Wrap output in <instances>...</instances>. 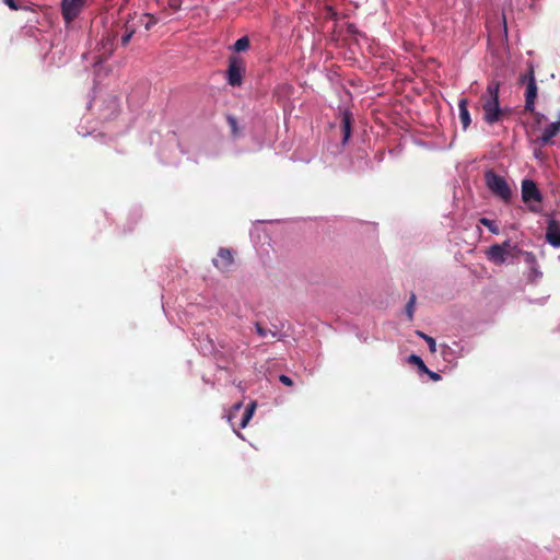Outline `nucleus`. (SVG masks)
<instances>
[{"label":"nucleus","instance_id":"1","mask_svg":"<svg viewBox=\"0 0 560 560\" xmlns=\"http://www.w3.org/2000/svg\"><path fill=\"white\" fill-rule=\"evenodd\" d=\"M500 82L491 81L486 92L480 96L483 120L488 125H494L510 115L508 108H501L499 103Z\"/></svg>","mask_w":560,"mask_h":560},{"label":"nucleus","instance_id":"2","mask_svg":"<svg viewBox=\"0 0 560 560\" xmlns=\"http://www.w3.org/2000/svg\"><path fill=\"white\" fill-rule=\"evenodd\" d=\"M485 183L493 196L505 203L511 201L512 189L503 176L497 174L493 170H488L485 172Z\"/></svg>","mask_w":560,"mask_h":560},{"label":"nucleus","instance_id":"3","mask_svg":"<svg viewBox=\"0 0 560 560\" xmlns=\"http://www.w3.org/2000/svg\"><path fill=\"white\" fill-rule=\"evenodd\" d=\"M522 250L517 247V245H512L511 241H504L501 244L491 245L487 252V258L492 261L494 265H503L508 257H516Z\"/></svg>","mask_w":560,"mask_h":560},{"label":"nucleus","instance_id":"4","mask_svg":"<svg viewBox=\"0 0 560 560\" xmlns=\"http://www.w3.org/2000/svg\"><path fill=\"white\" fill-rule=\"evenodd\" d=\"M520 83L526 84L524 108L526 112L534 113L538 89L533 66H529L526 73L520 75Z\"/></svg>","mask_w":560,"mask_h":560},{"label":"nucleus","instance_id":"5","mask_svg":"<svg viewBox=\"0 0 560 560\" xmlns=\"http://www.w3.org/2000/svg\"><path fill=\"white\" fill-rule=\"evenodd\" d=\"M560 133V114L557 121L549 124L542 130L541 135H536V127L533 126L527 132L529 143L539 145H549L553 143V138Z\"/></svg>","mask_w":560,"mask_h":560},{"label":"nucleus","instance_id":"6","mask_svg":"<svg viewBox=\"0 0 560 560\" xmlns=\"http://www.w3.org/2000/svg\"><path fill=\"white\" fill-rule=\"evenodd\" d=\"M522 200L528 206L532 212H539V203L542 200V195L534 180H522Z\"/></svg>","mask_w":560,"mask_h":560},{"label":"nucleus","instance_id":"7","mask_svg":"<svg viewBox=\"0 0 560 560\" xmlns=\"http://www.w3.org/2000/svg\"><path fill=\"white\" fill-rule=\"evenodd\" d=\"M246 72L245 60L236 55L229 57V66L226 69V81L231 86H241L243 77Z\"/></svg>","mask_w":560,"mask_h":560},{"label":"nucleus","instance_id":"8","mask_svg":"<svg viewBox=\"0 0 560 560\" xmlns=\"http://www.w3.org/2000/svg\"><path fill=\"white\" fill-rule=\"evenodd\" d=\"M138 23H136V14H128L127 19L122 23H117L115 30L112 33H121L120 44L121 46H127L131 39V37L138 31Z\"/></svg>","mask_w":560,"mask_h":560},{"label":"nucleus","instance_id":"9","mask_svg":"<svg viewBox=\"0 0 560 560\" xmlns=\"http://www.w3.org/2000/svg\"><path fill=\"white\" fill-rule=\"evenodd\" d=\"M88 0H61V15L66 24L72 23L86 5Z\"/></svg>","mask_w":560,"mask_h":560},{"label":"nucleus","instance_id":"10","mask_svg":"<svg viewBox=\"0 0 560 560\" xmlns=\"http://www.w3.org/2000/svg\"><path fill=\"white\" fill-rule=\"evenodd\" d=\"M546 241L553 247H560V222L549 220L546 229Z\"/></svg>","mask_w":560,"mask_h":560},{"label":"nucleus","instance_id":"11","mask_svg":"<svg viewBox=\"0 0 560 560\" xmlns=\"http://www.w3.org/2000/svg\"><path fill=\"white\" fill-rule=\"evenodd\" d=\"M234 258L232 252L229 248H220L218 257L213 259V265L221 271H228L233 265Z\"/></svg>","mask_w":560,"mask_h":560},{"label":"nucleus","instance_id":"12","mask_svg":"<svg viewBox=\"0 0 560 560\" xmlns=\"http://www.w3.org/2000/svg\"><path fill=\"white\" fill-rule=\"evenodd\" d=\"M352 115L345 110L341 117L342 143H347L351 136Z\"/></svg>","mask_w":560,"mask_h":560},{"label":"nucleus","instance_id":"13","mask_svg":"<svg viewBox=\"0 0 560 560\" xmlns=\"http://www.w3.org/2000/svg\"><path fill=\"white\" fill-rule=\"evenodd\" d=\"M117 37V33H110L106 38H104L101 43L100 50L102 51L103 57L108 58L115 50V39Z\"/></svg>","mask_w":560,"mask_h":560},{"label":"nucleus","instance_id":"14","mask_svg":"<svg viewBox=\"0 0 560 560\" xmlns=\"http://www.w3.org/2000/svg\"><path fill=\"white\" fill-rule=\"evenodd\" d=\"M458 109H459V119L463 125V128L466 130L470 122V114L468 110V101L466 98H460L458 102Z\"/></svg>","mask_w":560,"mask_h":560},{"label":"nucleus","instance_id":"15","mask_svg":"<svg viewBox=\"0 0 560 560\" xmlns=\"http://www.w3.org/2000/svg\"><path fill=\"white\" fill-rule=\"evenodd\" d=\"M136 23H138V27L143 26L149 31L158 23V19L150 13H144L139 16L136 15Z\"/></svg>","mask_w":560,"mask_h":560},{"label":"nucleus","instance_id":"16","mask_svg":"<svg viewBox=\"0 0 560 560\" xmlns=\"http://www.w3.org/2000/svg\"><path fill=\"white\" fill-rule=\"evenodd\" d=\"M249 46H250V40H249L248 36H243L234 43L233 50L235 52H242V51L247 50L249 48Z\"/></svg>","mask_w":560,"mask_h":560},{"label":"nucleus","instance_id":"17","mask_svg":"<svg viewBox=\"0 0 560 560\" xmlns=\"http://www.w3.org/2000/svg\"><path fill=\"white\" fill-rule=\"evenodd\" d=\"M255 409H256V402L253 401L250 402L245 411H244V415L242 417V421H241V428H245L247 425V423L249 422V420L252 419L254 412H255Z\"/></svg>","mask_w":560,"mask_h":560},{"label":"nucleus","instance_id":"18","mask_svg":"<svg viewBox=\"0 0 560 560\" xmlns=\"http://www.w3.org/2000/svg\"><path fill=\"white\" fill-rule=\"evenodd\" d=\"M408 362L411 363V364H415L416 366H418V369L422 373H429V369L427 368V365L424 364L423 360L419 355L410 354L409 358H408Z\"/></svg>","mask_w":560,"mask_h":560},{"label":"nucleus","instance_id":"19","mask_svg":"<svg viewBox=\"0 0 560 560\" xmlns=\"http://www.w3.org/2000/svg\"><path fill=\"white\" fill-rule=\"evenodd\" d=\"M530 145L533 148V155L536 160H538L540 162H544L547 160V154L542 151V148L545 145H539L536 143H530Z\"/></svg>","mask_w":560,"mask_h":560},{"label":"nucleus","instance_id":"20","mask_svg":"<svg viewBox=\"0 0 560 560\" xmlns=\"http://www.w3.org/2000/svg\"><path fill=\"white\" fill-rule=\"evenodd\" d=\"M480 224H482L483 226L488 228L489 231L495 235H498L500 233V229L499 226L494 223V221L488 219V218H481L479 220Z\"/></svg>","mask_w":560,"mask_h":560},{"label":"nucleus","instance_id":"21","mask_svg":"<svg viewBox=\"0 0 560 560\" xmlns=\"http://www.w3.org/2000/svg\"><path fill=\"white\" fill-rule=\"evenodd\" d=\"M421 338H423L425 340V342L428 343L429 346V350L431 353H434L436 352V342L434 340V338L421 332V331H418L417 332Z\"/></svg>","mask_w":560,"mask_h":560},{"label":"nucleus","instance_id":"22","mask_svg":"<svg viewBox=\"0 0 560 560\" xmlns=\"http://www.w3.org/2000/svg\"><path fill=\"white\" fill-rule=\"evenodd\" d=\"M415 303H416V295L412 293L407 305H406V314L409 317V319H412V317H413Z\"/></svg>","mask_w":560,"mask_h":560},{"label":"nucleus","instance_id":"23","mask_svg":"<svg viewBox=\"0 0 560 560\" xmlns=\"http://www.w3.org/2000/svg\"><path fill=\"white\" fill-rule=\"evenodd\" d=\"M255 328H256V331L257 334L262 337V338H266L269 334L272 336V337H276V332L273 331H270L268 329H266L265 327L261 326L260 323H256L255 324Z\"/></svg>","mask_w":560,"mask_h":560},{"label":"nucleus","instance_id":"24","mask_svg":"<svg viewBox=\"0 0 560 560\" xmlns=\"http://www.w3.org/2000/svg\"><path fill=\"white\" fill-rule=\"evenodd\" d=\"M535 117V127L537 128V126H539L545 119V115L544 114H540V113H537L534 110V113H532Z\"/></svg>","mask_w":560,"mask_h":560},{"label":"nucleus","instance_id":"25","mask_svg":"<svg viewBox=\"0 0 560 560\" xmlns=\"http://www.w3.org/2000/svg\"><path fill=\"white\" fill-rule=\"evenodd\" d=\"M279 381H280L283 385H285V386H292V385H293V381H292V378H291V377H289V376H287V375H284V374H282V375H280V376H279Z\"/></svg>","mask_w":560,"mask_h":560},{"label":"nucleus","instance_id":"26","mask_svg":"<svg viewBox=\"0 0 560 560\" xmlns=\"http://www.w3.org/2000/svg\"><path fill=\"white\" fill-rule=\"evenodd\" d=\"M3 2L11 9V10H14V11H18L21 9V7L16 3L15 0H3Z\"/></svg>","mask_w":560,"mask_h":560},{"label":"nucleus","instance_id":"27","mask_svg":"<svg viewBox=\"0 0 560 560\" xmlns=\"http://www.w3.org/2000/svg\"><path fill=\"white\" fill-rule=\"evenodd\" d=\"M521 254H523L525 256V260L526 261H535V255L530 252H522Z\"/></svg>","mask_w":560,"mask_h":560},{"label":"nucleus","instance_id":"28","mask_svg":"<svg viewBox=\"0 0 560 560\" xmlns=\"http://www.w3.org/2000/svg\"><path fill=\"white\" fill-rule=\"evenodd\" d=\"M427 374H428V375H429V377H430L431 380H433V381H439V380H441V375H440V374H438V373H435V372H432V371H430V370H429V373H427Z\"/></svg>","mask_w":560,"mask_h":560},{"label":"nucleus","instance_id":"29","mask_svg":"<svg viewBox=\"0 0 560 560\" xmlns=\"http://www.w3.org/2000/svg\"><path fill=\"white\" fill-rule=\"evenodd\" d=\"M229 121H230L232 128L235 130V128H236V120H235V118L229 117Z\"/></svg>","mask_w":560,"mask_h":560},{"label":"nucleus","instance_id":"30","mask_svg":"<svg viewBox=\"0 0 560 560\" xmlns=\"http://www.w3.org/2000/svg\"><path fill=\"white\" fill-rule=\"evenodd\" d=\"M241 407H242V404H241V402H238V404L234 405V409H235V410H238Z\"/></svg>","mask_w":560,"mask_h":560},{"label":"nucleus","instance_id":"31","mask_svg":"<svg viewBox=\"0 0 560 560\" xmlns=\"http://www.w3.org/2000/svg\"><path fill=\"white\" fill-rule=\"evenodd\" d=\"M171 7H173V8H178L177 2H173V1H172V2H171Z\"/></svg>","mask_w":560,"mask_h":560},{"label":"nucleus","instance_id":"32","mask_svg":"<svg viewBox=\"0 0 560 560\" xmlns=\"http://www.w3.org/2000/svg\"><path fill=\"white\" fill-rule=\"evenodd\" d=\"M171 7H173V8H178L177 2H173V1H172V2H171Z\"/></svg>","mask_w":560,"mask_h":560}]
</instances>
